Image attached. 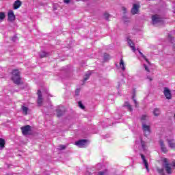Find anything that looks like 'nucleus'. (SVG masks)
I'll return each mask as SVG.
<instances>
[{"mask_svg":"<svg viewBox=\"0 0 175 175\" xmlns=\"http://www.w3.org/2000/svg\"><path fill=\"white\" fill-rule=\"evenodd\" d=\"M163 167H164L167 174H172L173 169H175V162L173 161L172 163H169L167 158H163L162 159Z\"/></svg>","mask_w":175,"mask_h":175,"instance_id":"f257e3e1","label":"nucleus"},{"mask_svg":"<svg viewBox=\"0 0 175 175\" xmlns=\"http://www.w3.org/2000/svg\"><path fill=\"white\" fill-rule=\"evenodd\" d=\"M142 128L144 132V136H145V137H148V136L151 135V125L146 122L143 121Z\"/></svg>","mask_w":175,"mask_h":175,"instance_id":"f03ea898","label":"nucleus"},{"mask_svg":"<svg viewBox=\"0 0 175 175\" xmlns=\"http://www.w3.org/2000/svg\"><path fill=\"white\" fill-rule=\"evenodd\" d=\"M12 80L14 81V84L17 85H20L21 78L20 77V72L18 70H14L12 71Z\"/></svg>","mask_w":175,"mask_h":175,"instance_id":"7ed1b4c3","label":"nucleus"},{"mask_svg":"<svg viewBox=\"0 0 175 175\" xmlns=\"http://www.w3.org/2000/svg\"><path fill=\"white\" fill-rule=\"evenodd\" d=\"M87 143H88V139H80L75 142V146L83 148L87 146Z\"/></svg>","mask_w":175,"mask_h":175,"instance_id":"20e7f679","label":"nucleus"},{"mask_svg":"<svg viewBox=\"0 0 175 175\" xmlns=\"http://www.w3.org/2000/svg\"><path fill=\"white\" fill-rule=\"evenodd\" d=\"M163 94L165 96L166 99L170 100L172 99V92L170 89L168 88H164L163 90Z\"/></svg>","mask_w":175,"mask_h":175,"instance_id":"39448f33","label":"nucleus"},{"mask_svg":"<svg viewBox=\"0 0 175 175\" xmlns=\"http://www.w3.org/2000/svg\"><path fill=\"white\" fill-rule=\"evenodd\" d=\"M8 21H10L11 23H13V21L16 20V15H14V12L12 10H10L8 12Z\"/></svg>","mask_w":175,"mask_h":175,"instance_id":"423d86ee","label":"nucleus"},{"mask_svg":"<svg viewBox=\"0 0 175 175\" xmlns=\"http://www.w3.org/2000/svg\"><path fill=\"white\" fill-rule=\"evenodd\" d=\"M139 9H140V5L139 4H133L131 9V14L133 15L137 14V13H139Z\"/></svg>","mask_w":175,"mask_h":175,"instance_id":"0eeeda50","label":"nucleus"},{"mask_svg":"<svg viewBox=\"0 0 175 175\" xmlns=\"http://www.w3.org/2000/svg\"><path fill=\"white\" fill-rule=\"evenodd\" d=\"M152 23L157 24V23H161L162 21V18L159 15H153L152 16Z\"/></svg>","mask_w":175,"mask_h":175,"instance_id":"6e6552de","label":"nucleus"},{"mask_svg":"<svg viewBox=\"0 0 175 175\" xmlns=\"http://www.w3.org/2000/svg\"><path fill=\"white\" fill-rule=\"evenodd\" d=\"M21 129L22 131L23 135H24L25 136V135H28V133L29 132V131H31V126L26 125L23 127H21Z\"/></svg>","mask_w":175,"mask_h":175,"instance_id":"1a4fd4ad","label":"nucleus"},{"mask_svg":"<svg viewBox=\"0 0 175 175\" xmlns=\"http://www.w3.org/2000/svg\"><path fill=\"white\" fill-rule=\"evenodd\" d=\"M37 103L38 106H40L43 103V96H42V92L40 90L38 91Z\"/></svg>","mask_w":175,"mask_h":175,"instance_id":"9d476101","label":"nucleus"},{"mask_svg":"<svg viewBox=\"0 0 175 175\" xmlns=\"http://www.w3.org/2000/svg\"><path fill=\"white\" fill-rule=\"evenodd\" d=\"M173 35H174V31H171L168 34V39L169 40H170L171 43L172 44L174 50H175V40H173Z\"/></svg>","mask_w":175,"mask_h":175,"instance_id":"9b49d317","label":"nucleus"},{"mask_svg":"<svg viewBox=\"0 0 175 175\" xmlns=\"http://www.w3.org/2000/svg\"><path fill=\"white\" fill-rule=\"evenodd\" d=\"M159 144L161 146V151L164 152V154H166L167 152V148L165 146V144L163 143V140L159 141Z\"/></svg>","mask_w":175,"mask_h":175,"instance_id":"f8f14e48","label":"nucleus"},{"mask_svg":"<svg viewBox=\"0 0 175 175\" xmlns=\"http://www.w3.org/2000/svg\"><path fill=\"white\" fill-rule=\"evenodd\" d=\"M167 142L170 148L175 149V141L174 139H167Z\"/></svg>","mask_w":175,"mask_h":175,"instance_id":"ddd939ff","label":"nucleus"},{"mask_svg":"<svg viewBox=\"0 0 175 175\" xmlns=\"http://www.w3.org/2000/svg\"><path fill=\"white\" fill-rule=\"evenodd\" d=\"M22 5V3L20 0H16L13 5V8L14 9L16 10L17 9H18Z\"/></svg>","mask_w":175,"mask_h":175,"instance_id":"4468645a","label":"nucleus"},{"mask_svg":"<svg viewBox=\"0 0 175 175\" xmlns=\"http://www.w3.org/2000/svg\"><path fill=\"white\" fill-rule=\"evenodd\" d=\"M56 112L57 114V117H62V116H64V108L63 107L58 108L57 109H56Z\"/></svg>","mask_w":175,"mask_h":175,"instance_id":"2eb2a0df","label":"nucleus"},{"mask_svg":"<svg viewBox=\"0 0 175 175\" xmlns=\"http://www.w3.org/2000/svg\"><path fill=\"white\" fill-rule=\"evenodd\" d=\"M127 42L133 51H136V47H135V44H133V42H132L131 39H127Z\"/></svg>","mask_w":175,"mask_h":175,"instance_id":"dca6fc26","label":"nucleus"},{"mask_svg":"<svg viewBox=\"0 0 175 175\" xmlns=\"http://www.w3.org/2000/svg\"><path fill=\"white\" fill-rule=\"evenodd\" d=\"M141 158L144 162L146 170L148 171V163L147 162V160H146V157H144V154H141Z\"/></svg>","mask_w":175,"mask_h":175,"instance_id":"f3484780","label":"nucleus"},{"mask_svg":"<svg viewBox=\"0 0 175 175\" xmlns=\"http://www.w3.org/2000/svg\"><path fill=\"white\" fill-rule=\"evenodd\" d=\"M153 114L155 117H158L161 114V109L159 108H155L153 110Z\"/></svg>","mask_w":175,"mask_h":175,"instance_id":"a211bd4d","label":"nucleus"},{"mask_svg":"<svg viewBox=\"0 0 175 175\" xmlns=\"http://www.w3.org/2000/svg\"><path fill=\"white\" fill-rule=\"evenodd\" d=\"M50 54L49 53H46L45 51H41L40 53V58H45L46 57H49Z\"/></svg>","mask_w":175,"mask_h":175,"instance_id":"6ab92c4d","label":"nucleus"},{"mask_svg":"<svg viewBox=\"0 0 175 175\" xmlns=\"http://www.w3.org/2000/svg\"><path fill=\"white\" fill-rule=\"evenodd\" d=\"M124 107H127V109H128V110H129V111H133V109L132 108V105H131V104H129V102H126V103H124Z\"/></svg>","mask_w":175,"mask_h":175,"instance_id":"aec40b11","label":"nucleus"},{"mask_svg":"<svg viewBox=\"0 0 175 175\" xmlns=\"http://www.w3.org/2000/svg\"><path fill=\"white\" fill-rule=\"evenodd\" d=\"M120 68H122V70H125V63H124V60L122 59H120Z\"/></svg>","mask_w":175,"mask_h":175,"instance_id":"412c9836","label":"nucleus"},{"mask_svg":"<svg viewBox=\"0 0 175 175\" xmlns=\"http://www.w3.org/2000/svg\"><path fill=\"white\" fill-rule=\"evenodd\" d=\"M139 53L140 54L141 57L145 59V61L150 65V61H148V59L140 51H139Z\"/></svg>","mask_w":175,"mask_h":175,"instance_id":"4be33fe9","label":"nucleus"},{"mask_svg":"<svg viewBox=\"0 0 175 175\" xmlns=\"http://www.w3.org/2000/svg\"><path fill=\"white\" fill-rule=\"evenodd\" d=\"M22 110H23V112L25 114V116H27V114H28V107H27L25 106H23Z\"/></svg>","mask_w":175,"mask_h":175,"instance_id":"5701e85b","label":"nucleus"},{"mask_svg":"<svg viewBox=\"0 0 175 175\" xmlns=\"http://www.w3.org/2000/svg\"><path fill=\"white\" fill-rule=\"evenodd\" d=\"M0 147L1 148H5V139L0 138Z\"/></svg>","mask_w":175,"mask_h":175,"instance_id":"b1692460","label":"nucleus"},{"mask_svg":"<svg viewBox=\"0 0 175 175\" xmlns=\"http://www.w3.org/2000/svg\"><path fill=\"white\" fill-rule=\"evenodd\" d=\"M90 76H91V72H87L83 78V81H87L90 79Z\"/></svg>","mask_w":175,"mask_h":175,"instance_id":"393cba45","label":"nucleus"},{"mask_svg":"<svg viewBox=\"0 0 175 175\" xmlns=\"http://www.w3.org/2000/svg\"><path fill=\"white\" fill-rule=\"evenodd\" d=\"M107 170H105L104 171H100L98 172L97 175H107Z\"/></svg>","mask_w":175,"mask_h":175,"instance_id":"a878e982","label":"nucleus"},{"mask_svg":"<svg viewBox=\"0 0 175 175\" xmlns=\"http://www.w3.org/2000/svg\"><path fill=\"white\" fill-rule=\"evenodd\" d=\"M6 16L5 15V12H0V21H2L5 19Z\"/></svg>","mask_w":175,"mask_h":175,"instance_id":"bb28decb","label":"nucleus"},{"mask_svg":"<svg viewBox=\"0 0 175 175\" xmlns=\"http://www.w3.org/2000/svg\"><path fill=\"white\" fill-rule=\"evenodd\" d=\"M103 17L105 20H106L107 21H109V18H110V15L109 14V13H105L103 14Z\"/></svg>","mask_w":175,"mask_h":175,"instance_id":"cd10ccee","label":"nucleus"},{"mask_svg":"<svg viewBox=\"0 0 175 175\" xmlns=\"http://www.w3.org/2000/svg\"><path fill=\"white\" fill-rule=\"evenodd\" d=\"M107 59H110V55L107 53L104 55V61H107Z\"/></svg>","mask_w":175,"mask_h":175,"instance_id":"c85d7f7f","label":"nucleus"},{"mask_svg":"<svg viewBox=\"0 0 175 175\" xmlns=\"http://www.w3.org/2000/svg\"><path fill=\"white\" fill-rule=\"evenodd\" d=\"M78 105H79V107L81 109H82L83 110H84V109H85V107H84V105H83V103H81V101H79Z\"/></svg>","mask_w":175,"mask_h":175,"instance_id":"c756f323","label":"nucleus"},{"mask_svg":"<svg viewBox=\"0 0 175 175\" xmlns=\"http://www.w3.org/2000/svg\"><path fill=\"white\" fill-rule=\"evenodd\" d=\"M141 143H142V147L143 150H146V142H143V140L141 139Z\"/></svg>","mask_w":175,"mask_h":175,"instance_id":"7c9ffc66","label":"nucleus"},{"mask_svg":"<svg viewBox=\"0 0 175 175\" xmlns=\"http://www.w3.org/2000/svg\"><path fill=\"white\" fill-rule=\"evenodd\" d=\"M65 148H66V146L65 145H60L58 148V150H65Z\"/></svg>","mask_w":175,"mask_h":175,"instance_id":"2f4dec72","label":"nucleus"},{"mask_svg":"<svg viewBox=\"0 0 175 175\" xmlns=\"http://www.w3.org/2000/svg\"><path fill=\"white\" fill-rule=\"evenodd\" d=\"M147 119V116L146 115H143L141 118L142 120V122H143V121H144L146 122V120Z\"/></svg>","mask_w":175,"mask_h":175,"instance_id":"473e14b6","label":"nucleus"},{"mask_svg":"<svg viewBox=\"0 0 175 175\" xmlns=\"http://www.w3.org/2000/svg\"><path fill=\"white\" fill-rule=\"evenodd\" d=\"M144 67L145 70H146V72L150 73V69L148 68V66H147V65H146V64H144Z\"/></svg>","mask_w":175,"mask_h":175,"instance_id":"72a5a7b5","label":"nucleus"},{"mask_svg":"<svg viewBox=\"0 0 175 175\" xmlns=\"http://www.w3.org/2000/svg\"><path fill=\"white\" fill-rule=\"evenodd\" d=\"M12 42H17V40H18V38H17V36H14L12 38Z\"/></svg>","mask_w":175,"mask_h":175,"instance_id":"f704fd0d","label":"nucleus"},{"mask_svg":"<svg viewBox=\"0 0 175 175\" xmlns=\"http://www.w3.org/2000/svg\"><path fill=\"white\" fill-rule=\"evenodd\" d=\"M123 21H124V23H128V21H129V18L124 16L123 17Z\"/></svg>","mask_w":175,"mask_h":175,"instance_id":"c9c22d12","label":"nucleus"},{"mask_svg":"<svg viewBox=\"0 0 175 175\" xmlns=\"http://www.w3.org/2000/svg\"><path fill=\"white\" fill-rule=\"evenodd\" d=\"M79 94H80V89H77L75 91V95L79 96Z\"/></svg>","mask_w":175,"mask_h":175,"instance_id":"e433bc0d","label":"nucleus"},{"mask_svg":"<svg viewBox=\"0 0 175 175\" xmlns=\"http://www.w3.org/2000/svg\"><path fill=\"white\" fill-rule=\"evenodd\" d=\"M122 10H123L124 13H126V8L125 7H122Z\"/></svg>","mask_w":175,"mask_h":175,"instance_id":"4c0bfd02","label":"nucleus"},{"mask_svg":"<svg viewBox=\"0 0 175 175\" xmlns=\"http://www.w3.org/2000/svg\"><path fill=\"white\" fill-rule=\"evenodd\" d=\"M133 102L135 105V107H137V101L136 100V99H133Z\"/></svg>","mask_w":175,"mask_h":175,"instance_id":"58836bf2","label":"nucleus"},{"mask_svg":"<svg viewBox=\"0 0 175 175\" xmlns=\"http://www.w3.org/2000/svg\"><path fill=\"white\" fill-rule=\"evenodd\" d=\"M64 3H70V0H64Z\"/></svg>","mask_w":175,"mask_h":175,"instance_id":"ea45409f","label":"nucleus"},{"mask_svg":"<svg viewBox=\"0 0 175 175\" xmlns=\"http://www.w3.org/2000/svg\"><path fill=\"white\" fill-rule=\"evenodd\" d=\"M147 79H148V80H150V81H152V78H151V77L148 76V77H147Z\"/></svg>","mask_w":175,"mask_h":175,"instance_id":"a19ab883","label":"nucleus"},{"mask_svg":"<svg viewBox=\"0 0 175 175\" xmlns=\"http://www.w3.org/2000/svg\"><path fill=\"white\" fill-rule=\"evenodd\" d=\"M121 87V82H118V89L120 90V88Z\"/></svg>","mask_w":175,"mask_h":175,"instance_id":"79ce46f5","label":"nucleus"},{"mask_svg":"<svg viewBox=\"0 0 175 175\" xmlns=\"http://www.w3.org/2000/svg\"><path fill=\"white\" fill-rule=\"evenodd\" d=\"M100 167H102V164H98L97 168L100 169Z\"/></svg>","mask_w":175,"mask_h":175,"instance_id":"37998d69","label":"nucleus"},{"mask_svg":"<svg viewBox=\"0 0 175 175\" xmlns=\"http://www.w3.org/2000/svg\"><path fill=\"white\" fill-rule=\"evenodd\" d=\"M122 83L123 84H124V83H125V81H124V79H122Z\"/></svg>","mask_w":175,"mask_h":175,"instance_id":"c03bdc74","label":"nucleus"},{"mask_svg":"<svg viewBox=\"0 0 175 175\" xmlns=\"http://www.w3.org/2000/svg\"><path fill=\"white\" fill-rule=\"evenodd\" d=\"M83 2H85V1H88V0H82Z\"/></svg>","mask_w":175,"mask_h":175,"instance_id":"a18cd8bd","label":"nucleus"}]
</instances>
